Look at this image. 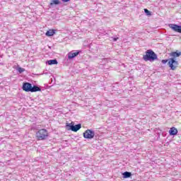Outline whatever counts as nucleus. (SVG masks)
<instances>
[{
	"label": "nucleus",
	"instance_id": "1",
	"mask_svg": "<svg viewBox=\"0 0 181 181\" xmlns=\"http://www.w3.org/2000/svg\"><path fill=\"white\" fill-rule=\"evenodd\" d=\"M170 56L173 58L169 59L168 66L170 67L171 70H176V67L179 65V62H177L175 58L181 56V52H173L170 54Z\"/></svg>",
	"mask_w": 181,
	"mask_h": 181
},
{
	"label": "nucleus",
	"instance_id": "2",
	"mask_svg": "<svg viewBox=\"0 0 181 181\" xmlns=\"http://www.w3.org/2000/svg\"><path fill=\"white\" fill-rule=\"evenodd\" d=\"M143 59L145 62H155L158 59V55L153 50L148 49L146 52V54L144 55Z\"/></svg>",
	"mask_w": 181,
	"mask_h": 181
},
{
	"label": "nucleus",
	"instance_id": "3",
	"mask_svg": "<svg viewBox=\"0 0 181 181\" xmlns=\"http://www.w3.org/2000/svg\"><path fill=\"white\" fill-rule=\"evenodd\" d=\"M36 136L39 141H44L49 136V132L46 129H40L36 132Z\"/></svg>",
	"mask_w": 181,
	"mask_h": 181
},
{
	"label": "nucleus",
	"instance_id": "4",
	"mask_svg": "<svg viewBox=\"0 0 181 181\" xmlns=\"http://www.w3.org/2000/svg\"><path fill=\"white\" fill-rule=\"evenodd\" d=\"M95 135V132H94V131L91 129H87L83 133V138H85V139H93Z\"/></svg>",
	"mask_w": 181,
	"mask_h": 181
},
{
	"label": "nucleus",
	"instance_id": "5",
	"mask_svg": "<svg viewBox=\"0 0 181 181\" xmlns=\"http://www.w3.org/2000/svg\"><path fill=\"white\" fill-rule=\"evenodd\" d=\"M81 53V51L80 50H72L70 52L67 54V59L68 60H72V59H74V57H77L78 54Z\"/></svg>",
	"mask_w": 181,
	"mask_h": 181
},
{
	"label": "nucleus",
	"instance_id": "6",
	"mask_svg": "<svg viewBox=\"0 0 181 181\" xmlns=\"http://www.w3.org/2000/svg\"><path fill=\"white\" fill-rule=\"evenodd\" d=\"M66 127H69L71 131H73L74 132H77V131L81 129V124L74 125V123H73L72 122L71 123L66 124Z\"/></svg>",
	"mask_w": 181,
	"mask_h": 181
},
{
	"label": "nucleus",
	"instance_id": "7",
	"mask_svg": "<svg viewBox=\"0 0 181 181\" xmlns=\"http://www.w3.org/2000/svg\"><path fill=\"white\" fill-rule=\"evenodd\" d=\"M23 91H26V93H31L32 91V83L26 82L23 84Z\"/></svg>",
	"mask_w": 181,
	"mask_h": 181
},
{
	"label": "nucleus",
	"instance_id": "8",
	"mask_svg": "<svg viewBox=\"0 0 181 181\" xmlns=\"http://www.w3.org/2000/svg\"><path fill=\"white\" fill-rule=\"evenodd\" d=\"M169 28L173 30L174 32H177L178 33H181V26L177 25V24H169Z\"/></svg>",
	"mask_w": 181,
	"mask_h": 181
},
{
	"label": "nucleus",
	"instance_id": "9",
	"mask_svg": "<svg viewBox=\"0 0 181 181\" xmlns=\"http://www.w3.org/2000/svg\"><path fill=\"white\" fill-rule=\"evenodd\" d=\"M169 134L170 136L177 135V129L175 127H171L169 130Z\"/></svg>",
	"mask_w": 181,
	"mask_h": 181
},
{
	"label": "nucleus",
	"instance_id": "10",
	"mask_svg": "<svg viewBox=\"0 0 181 181\" xmlns=\"http://www.w3.org/2000/svg\"><path fill=\"white\" fill-rule=\"evenodd\" d=\"M37 91H42V88L36 85L31 87V93H36Z\"/></svg>",
	"mask_w": 181,
	"mask_h": 181
},
{
	"label": "nucleus",
	"instance_id": "11",
	"mask_svg": "<svg viewBox=\"0 0 181 181\" xmlns=\"http://www.w3.org/2000/svg\"><path fill=\"white\" fill-rule=\"evenodd\" d=\"M123 177L124 179H128L129 177H131V176H132V173H131L130 172H124L122 173Z\"/></svg>",
	"mask_w": 181,
	"mask_h": 181
},
{
	"label": "nucleus",
	"instance_id": "12",
	"mask_svg": "<svg viewBox=\"0 0 181 181\" xmlns=\"http://www.w3.org/2000/svg\"><path fill=\"white\" fill-rule=\"evenodd\" d=\"M54 33H56V31L54 30H49L47 31V33H45L46 36H53L54 35Z\"/></svg>",
	"mask_w": 181,
	"mask_h": 181
},
{
	"label": "nucleus",
	"instance_id": "13",
	"mask_svg": "<svg viewBox=\"0 0 181 181\" xmlns=\"http://www.w3.org/2000/svg\"><path fill=\"white\" fill-rule=\"evenodd\" d=\"M57 59H50L47 61V64L49 66H52V64H57Z\"/></svg>",
	"mask_w": 181,
	"mask_h": 181
},
{
	"label": "nucleus",
	"instance_id": "14",
	"mask_svg": "<svg viewBox=\"0 0 181 181\" xmlns=\"http://www.w3.org/2000/svg\"><path fill=\"white\" fill-rule=\"evenodd\" d=\"M60 4V1L59 0H51L50 6H53V5H59Z\"/></svg>",
	"mask_w": 181,
	"mask_h": 181
},
{
	"label": "nucleus",
	"instance_id": "15",
	"mask_svg": "<svg viewBox=\"0 0 181 181\" xmlns=\"http://www.w3.org/2000/svg\"><path fill=\"white\" fill-rule=\"evenodd\" d=\"M144 12L147 15V16H151L152 14L151 13V11L148 10L147 8H144Z\"/></svg>",
	"mask_w": 181,
	"mask_h": 181
},
{
	"label": "nucleus",
	"instance_id": "16",
	"mask_svg": "<svg viewBox=\"0 0 181 181\" xmlns=\"http://www.w3.org/2000/svg\"><path fill=\"white\" fill-rule=\"evenodd\" d=\"M17 71H18L20 74H22V73H23V72L25 71V69L21 68V67H18V68L17 69Z\"/></svg>",
	"mask_w": 181,
	"mask_h": 181
},
{
	"label": "nucleus",
	"instance_id": "17",
	"mask_svg": "<svg viewBox=\"0 0 181 181\" xmlns=\"http://www.w3.org/2000/svg\"><path fill=\"white\" fill-rule=\"evenodd\" d=\"M167 62H168V59H163L161 61V63H163V64H166Z\"/></svg>",
	"mask_w": 181,
	"mask_h": 181
},
{
	"label": "nucleus",
	"instance_id": "18",
	"mask_svg": "<svg viewBox=\"0 0 181 181\" xmlns=\"http://www.w3.org/2000/svg\"><path fill=\"white\" fill-rule=\"evenodd\" d=\"M113 42H117L118 40V37H112Z\"/></svg>",
	"mask_w": 181,
	"mask_h": 181
},
{
	"label": "nucleus",
	"instance_id": "19",
	"mask_svg": "<svg viewBox=\"0 0 181 181\" xmlns=\"http://www.w3.org/2000/svg\"><path fill=\"white\" fill-rule=\"evenodd\" d=\"M62 2H69V1H70V0H62Z\"/></svg>",
	"mask_w": 181,
	"mask_h": 181
}]
</instances>
